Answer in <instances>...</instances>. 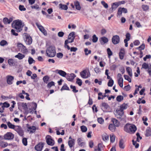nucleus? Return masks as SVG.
Returning a JSON list of instances; mask_svg holds the SVG:
<instances>
[{"mask_svg":"<svg viewBox=\"0 0 151 151\" xmlns=\"http://www.w3.org/2000/svg\"><path fill=\"white\" fill-rule=\"evenodd\" d=\"M47 55L49 57H53L56 54L55 48L54 46H50L46 50Z\"/></svg>","mask_w":151,"mask_h":151,"instance_id":"f257e3e1","label":"nucleus"},{"mask_svg":"<svg viewBox=\"0 0 151 151\" xmlns=\"http://www.w3.org/2000/svg\"><path fill=\"white\" fill-rule=\"evenodd\" d=\"M14 24H12V27H14L18 32H20L22 29L23 25L22 26V23L21 20L19 19L15 20L14 21Z\"/></svg>","mask_w":151,"mask_h":151,"instance_id":"f03ea898","label":"nucleus"},{"mask_svg":"<svg viewBox=\"0 0 151 151\" xmlns=\"http://www.w3.org/2000/svg\"><path fill=\"white\" fill-rule=\"evenodd\" d=\"M137 129L136 126L133 124H127L124 127V131L126 132H135Z\"/></svg>","mask_w":151,"mask_h":151,"instance_id":"7ed1b4c3","label":"nucleus"},{"mask_svg":"<svg viewBox=\"0 0 151 151\" xmlns=\"http://www.w3.org/2000/svg\"><path fill=\"white\" fill-rule=\"evenodd\" d=\"M23 38L25 43L27 45H30L32 42V40L30 35L27 33L23 34Z\"/></svg>","mask_w":151,"mask_h":151,"instance_id":"20e7f679","label":"nucleus"},{"mask_svg":"<svg viewBox=\"0 0 151 151\" xmlns=\"http://www.w3.org/2000/svg\"><path fill=\"white\" fill-rule=\"evenodd\" d=\"M17 46L21 52L24 54H27L28 53V50L26 47L22 44L19 43L17 44Z\"/></svg>","mask_w":151,"mask_h":151,"instance_id":"39448f33","label":"nucleus"},{"mask_svg":"<svg viewBox=\"0 0 151 151\" xmlns=\"http://www.w3.org/2000/svg\"><path fill=\"white\" fill-rule=\"evenodd\" d=\"M81 76L83 78H87L90 76V72L88 70H85L80 73Z\"/></svg>","mask_w":151,"mask_h":151,"instance_id":"423d86ee","label":"nucleus"},{"mask_svg":"<svg viewBox=\"0 0 151 151\" xmlns=\"http://www.w3.org/2000/svg\"><path fill=\"white\" fill-rule=\"evenodd\" d=\"M142 68L147 69L148 68L147 71L150 76H151V64L149 66L148 64L144 63L142 65Z\"/></svg>","mask_w":151,"mask_h":151,"instance_id":"0eeeda50","label":"nucleus"},{"mask_svg":"<svg viewBox=\"0 0 151 151\" xmlns=\"http://www.w3.org/2000/svg\"><path fill=\"white\" fill-rule=\"evenodd\" d=\"M112 42L114 45H116L119 43L120 42V38L117 35H114L112 38Z\"/></svg>","mask_w":151,"mask_h":151,"instance_id":"6e6552de","label":"nucleus"},{"mask_svg":"<svg viewBox=\"0 0 151 151\" xmlns=\"http://www.w3.org/2000/svg\"><path fill=\"white\" fill-rule=\"evenodd\" d=\"M76 76L74 74L72 73L70 74L67 73L65 78L68 81H72L75 77Z\"/></svg>","mask_w":151,"mask_h":151,"instance_id":"1a4fd4ad","label":"nucleus"},{"mask_svg":"<svg viewBox=\"0 0 151 151\" xmlns=\"http://www.w3.org/2000/svg\"><path fill=\"white\" fill-rule=\"evenodd\" d=\"M14 135L12 133H7L4 136V138L6 140H11L13 139Z\"/></svg>","mask_w":151,"mask_h":151,"instance_id":"9d476101","label":"nucleus"},{"mask_svg":"<svg viewBox=\"0 0 151 151\" xmlns=\"http://www.w3.org/2000/svg\"><path fill=\"white\" fill-rule=\"evenodd\" d=\"M50 137L49 135H47L46 136V142L48 145L50 146H53L54 144V142Z\"/></svg>","mask_w":151,"mask_h":151,"instance_id":"9b49d317","label":"nucleus"},{"mask_svg":"<svg viewBox=\"0 0 151 151\" xmlns=\"http://www.w3.org/2000/svg\"><path fill=\"white\" fill-rule=\"evenodd\" d=\"M36 25L40 31L45 35H47V33L46 30L44 27L41 25H39L38 24L36 23Z\"/></svg>","mask_w":151,"mask_h":151,"instance_id":"f8f14e48","label":"nucleus"},{"mask_svg":"<svg viewBox=\"0 0 151 151\" xmlns=\"http://www.w3.org/2000/svg\"><path fill=\"white\" fill-rule=\"evenodd\" d=\"M7 83L9 85H11L13 83L14 79V77L11 75H8L6 76Z\"/></svg>","mask_w":151,"mask_h":151,"instance_id":"ddd939ff","label":"nucleus"},{"mask_svg":"<svg viewBox=\"0 0 151 151\" xmlns=\"http://www.w3.org/2000/svg\"><path fill=\"white\" fill-rule=\"evenodd\" d=\"M125 54V50L124 48H122L120 50L119 53V58L121 60L123 59Z\"/></svg>","mask_w":151,"mask_h":151,"instance_id":"4468645a","label":"nucleus"},{"mask_svg":"<svg viewBox=\"0 0 151 151\" xmlns=\"http://www.w3.org/2000/svg\"><path fill=\"white\" fill-rule=\"evenodd\" d=\"M74 35L75 32H72L69 34L68 37V39L70 40V42H73L75 38Z\"/></svg>","mask_w":151,"mask_h":151,"instance_id":"2eb2a0df","label":"nucleus"},{"mask_svg":"<svg viewBox=\"0 0 151 151\" xmlns=\"http://www.w3.org/2000/svg\"><path fill=\"white\" fill-rule=\"evenodd\" d=\"M99 41L101 45H104L108 41V39L105 37H103L99 39Z\"/></svg>","mask_w":151,"mask_h":151,"instance_id":"dca6fc26","label":"nucleus"},{"mask_svg":"<svg viewBox=\"0 0 151 151\" xmlns=\"http://www.w3.org/2000/svg\"><path fill=\"white\" fill-rule=\"evenodd\" d=\"M44 146V144L42 143H39L35 147V149L37 151H40L42 150Z\"/></svg>","mask_w":151,"mask_h":151,"instance_id":"f3484780","label":"nucleus"},{"mask_svg":"<svg viewBox=\"0 0 151 151\" xmlns=\"http://www.w3.org/2000/svg\"><path fill=\"white\" fill-rule=\"evenodd\" d=\"M13 20L12 18H10L9 19H8L6 17L4 18L3 19V22L4 23L6 24H9Z\"/></svg>","mask_w":151,"mask_h":151,"instance_id":"a211bd4d","label":"nucleus"},{"mask_svg":"<svg viewBox=\"0 0 151 151\" xmlns=\"http://www.w3.org/2000/svg\"><path fill=\"white\" fill-rule=\"evenodd\" d=\"M56 71L57 72V73L60 76L63 77H65L67 75V73L65 71L63 70H57Z\"/></svg>","mask_w":151,"mask_h":151,"instance_id":"6ab92c4d","label":"nucleus"},{"mask_svg":"<svg viewBox=\"0 0 151 151\" xmlns=\"http://www.w3.org/2000/svg\"><path fill=\"white\" fill-rule=\"evenodd\" d=\"M98 100L101 99H103L104 98L106 97H108L109 96L107 95L106 93H104V95H103L102 93L101 92H99L98 93Z\"/></svg>","mask_w":151,"mask_h":151,"instance_id":"aec40b11","label":"nucleus"},{"mask_svg":"<svg viewBox=\"0 0 151 151\" xmlns=\"http://www.w3.org/2000/svg\"><path fill=\"white\" fill-rule=\"evenodd\" d=\"M101 106L102 107L103 109H104V111H107L106 110L109 108V106L108 104L105 102H103L101 104Z\"/></svg>","mask_w":151,"mask_h":151,"instance_id":"412c9836","label":"nucleus"},{"mask_svg":"<svg viewBox=\"0 0 151 151\" xmlns=\"http://www.w3.org/2000/svg\"><path fill=\"white\" fill-rule=\"evenodd\" d=\"M112 121L113 123V124L114 125L115 127H118L120 125L119 122L116 119H112Z\"/></svg>","mask_w":151,"mask_h":151,"instance_id":"4be33fe9","label":"nucleus"},{"mask_svg":"<svg viewBox=\"0 0 151 151\" xmlns=\"http://www.w3.org/2000/svg\"><path fill=\"white\" fill-rule=\"evenodd\" d=\"M75 140L74 139L70 140L68 141V144L70 149H72L73 147L75 144Z\"/></svg>","mask_w":151,"mask_h":151,"instance_id":"5701e85b","label":"nucleus"},{"mask_svg":"<svg viewBox=\"0 0 151 151\" xmlns=\"http://www.w3.org/2000/svg\"><path fill=\"white\" fill-rule=\"evenodd\" d=\"M25 55L21 53H19L17 55L15 56V57L18 58L19 60H22L25 57Z\"/></svg>","mask_w":151,"mask_h":151,"instance_id":"b1692460","label":"nucleus"},{"mask_svg":"<svg viewBox=\"0 0 151 151\" xmlns=\"http://www.w3.org/2000/svg\"><path fill=\"white\" fill-rule=\"evenodd\" d=\"M74 4L76 9L79 10L81 9V7L79 1H75L74 2Z\"/></svg>","mask_w":151,"mask_h":151,"instance_id":"393cba45","label":"nucleus"},{"mask_svg":"<svg viewBox=\"0 0 151 151\" xmlns=\"http://www.w3.org/2000/svg\"><path fill=\"white\" fill-rule=\"evenodd\" d=\"M126 70L129 76L131 77H132V69L130 67H128L126 68Z\"/></svg>","mask_w":151,"mask_h":151,"instance_id":"a878e982","label":"nucleus"},{"mask_svg":"<svg viewBox=\"0 0 151 151\" xmlns=\"http://www.w3.org/2000/svg\"><path fill=\"white\" fill-rule=\"evenodd\" d=\"M59 8L61 10H67L68 8L67 5L60 4L59 5Z\"/></svg>","mask_w":151,"mask_h":151,"instance_id":"bb28decb","label":"nucleus"},{"mask_svg":"<svg viewBox=\"0 0 151 151\" xmlns=\"http://www.w3.org/2000/svg\"><path fill=\"white\" fill-rule=\"evenodd\" d=\"M119 6V5L118 2H116L112 4L111 8L113 10H115Z\"/></svg>","mask_w":151,"mask_h":151,"instance_id":"cd10ccee","label":"nucleus"},{"mask_svg":"<svg viewBox=\"0 0 151 151\" xmlns=\"http://www.w3.org/2000/svg\"><path fill=\"white\" fill-rule=\"evenodd\" d=\"M8 63L9 65L13 66L15 65L14 60L12 59H9L8 60Z\"/></svg>","mask_w":151,"mask_h":151,"instance_id":"c85d7f7f","label":"nucleus"},{"mask_svg":"<svg viewBox=\"0 0 151 151\" xmlns=\"http://www.w3.org/2000/svg\"><path fill=\"white\" fill-rule=\"evenodd\" d=\"M27 128L28 130L30 132H33L35 131L36 129V127L34 126L28 127Z\"/></svg>","mask_w":151,"mask_h":151,"instance_id":"c756f323","label":"nucleus"},{"mask_svg":"<svg viewBox=\"0 0 151 151\" xmlns=\"http://www.w3.org/2000/svg\"><path fill=\"white\" fill-rule=\"evenodd\" d=\"M61 91H62L63 90H70V89L67 86L66 84L65 83L64 84L63 86L60 89Z\"/></svg>","mask_w":151,"mask_h":151,"instance_id":"7c9ffc66","label":"nucleus"},{"mask_svg":"<svg viewBox=\"0 0 151 151\" xmlns=\"http://www.w3.org/2000/svg\"><path fill=\"white\" fill-rule=\"evenodd\" d=\"M8 45V43L5 40H2L0 42V45L2 46L7 45Z\"/></svg>","mask_w":151,"mask_h":151,"instance_id":"2f4dec72","label":"nucleus"},{"mask_svg":"<svg viewBox=\"0 0 151 151\" xmlns=\"http://www.w3.org/2000/svg\"><path fill=\"white\" fill-rule=\"evenodd\" d=\"M119 147L122 149H124V145L123 140L122 139H121L119 142Z\"/></svg>","mask_w":151,"mask_h":151,"instance_id":"473e14b6","label":"nucleus"},{"mask_svg":"<svg viewBox=\"0 0 151 151\" xmlns=\"http://www.w3.org/2000/svg\"><path fill=\"white\" fill-rule=\"evenodd\" d=\"M13 129L17 132H21V128L20 127L18 126H15Z\"/></svg>","mask_w":151,"mask_h":151,"instance_id":"72a5a7b5","label":"nucleus"},{"mask_svg":"<svg viewBox=\"0 0 151 151\" xmlns=\"http://www.w3.org/2000/svg\"><path fill=\"white\" fill-rule=\"evenodd\" d=\"M115 127L112 124H110L109 126V129L112 132L114 131L115 129Z\"/></svg>","mask_w":151,"mask_h":151,"instance_id":"f704fd0d","label":"nucleus"},{"mask_svg":"<svg viewBox=\"0 0 151 151\" xmlns=\"http://www.w3.org/2000/svg\"><path fill=\"white\" fill-rule=\"evenodd\" d=\"M142 8L143 9V11H147L149 9V6L146 5H142Z\"/></svg>","mask_w":151,"mask_h":151,"instance_id":"c9c22d12","label":"nucleus"},{"mask_svg":"<svg viewBox=\"0 0 151 151\" xmlns=\"http://www.w3.org/2000/svg\"><path fill=\"white\" fill-rule=\"evenodd\" d=\"M82 141V139L80 138H79L77 140V142L79 145L81 147H82L85 144L84 142H81Z\"/></svg>","mask_w":151,"mask_h":151,"instance_id":"e433bc0d","label":"nucleus"},{"mask_svg":"<svg viewBox=\"0 0 151 151\" xmlns=\"http://www.w3.org/2000/svg\"><path fill=\"white\" fill-rule=\"evenodd\" d=\"M107 54L108 55V58H110V56L113 54L112 52L109 48H108L107 49Z\"/></svg>","mask_w":151,"mask_h":151,"instance_id":"4c0bfd02","label":"nucleus"},{"mask_svg":"<svg viewBox=\"0 0 151 151\" xmlns=\"http://www.w3.org/2000/svg\"><path fill=\"white\" fill-rule=\"evenodd\" d=\"M102 137L104 141H106L109 139V136L108 135L106 134L102 135Z\"/></svg>","mask_w":151,"mask_h":151,"instance_id":"58836bf2","label":"nucleus"},{"mask_svg":"<svg viewBox=\"0 0 151 151\" xmlns=\"http://www.w3.org/2000/svg\"><path fill=\"white\" fill-rule=\"evenodd\" d=\"M50 78V77L48 76H45L43 78V80L44 82L46 83H47L48 82V81L49 79Z\"/></svg>","mask_w":151,"mask_h":151,"instance_id":"ea45409f","label":"nucleus"},{"mask_svg":"<svg viewBox=\"0 0 151 151\" xmlns=\"http://www.w3.org/2000/svg\"><path fill=\"white\" fill-rule=\"evenodd\" d=\"M117 114L116 115H119L122 116H124V112L122 110H116Z\"/></svg>","mask_w":151,"mask_h":151,"instance_id":"a19ab883","label":"nucleus"},{"mask_svg":"<svg viewBox=\"0 0 151 151\" xmlns=\"http://www.w3.org/2000/svg\"><path fill=\"white\" fill-rule=\"evenodd\" d=\"M124 99L123 96L119 95L116 98V100L118 102H120L123 100Z\"/></svg>","mask_w":151,"mask_h":151,"instance_id":"79ce46f5","label":"nucleus"},{"mask_svg":"<svg viewBox=\"0 0 151 151\" xmlns=\"http://www.w3.org/2000/svg\"><path fill=\"white\" fill-rule=\"evenodd\" d=\"M70 88L71 89H72V91L74 93H77L78 92V90L76 89V87L75 86L71 85L70 86Z\"/></svg>","mask_w":151,"mask_h":151,"instance_id":"37998d69","label":"nucleus"},{"mask_svg":"<svg viewBox=\"0 0 151 151\" xmlns=\"http://www.w3.org/2000/svg\"><path fill=\"white\" fill-rule=\"evenodd\" d=\"M123 79H118V83L121 87H122L123 86Z\"/></svg>","mask_w":151,"mask_h":151,"instance_id":"c03bdc74","label":"nucleus"},{"mask_svg":"<svg viewBox=\"0 0 151 151\" xmlns=\"http://www.w3.org/2000/svg\"><path fill=\"white\" fill-rule=\"evenodd\" d=\"M8 143L7 142H2L0 143V146L2 147H5L8 146Z\"/></svg>","mask_w":151,"mask_h":151,"instance_id":"a18cd8bd","label":"nucleus"},{"mask_svg":"<svg viewBox=\"0 0 151 151\" xmlns=\"http://www.w3.org/2000/svg\"><path fill=\"white\" fill-rule=\"evenodd\" d=\"M137 141H134V140H132V142L133 145L135 146V147L136 148H137L139 147V144L138 143H137Z\"/></svg>","mask_w":151,"mask_h":151,"instance_id":"49530a36","label":"nucleus"},{"mask_svg":"<svg viewBox=\"0 0 151 151\" xmlns=\"http://www.w3.org/2000/svg\"><path fill=\"white\" fill-rule=\"evenodd\" d=\"M114 83V81L112 79H111L109 80L108 82V86L109 87H111L113 85Z\"/></svg>","mask_w":151,"mask_h":151,"instance_id":"de8ad7c7","label":"nucleus"},{"mask_svg":"<svg viewBox=\"0 0 151 151\" xmlns=\"http://www.w3.org/2000/svg\"><path fill=\"white\" fill-rule=\"evenodd\" d=\"M98 40V38L95 35H94L92 36V41L93 42H96Z\"/></svg>","mask_w":151,"mask_h":151,"instance_id":"09e8293b","label":"nucleus"},{"mask_svg":"<svg viewBox=\"0 0 151 151\" xmlns=\"http://www.w3.org/2000/svg\"><path fill=\"white\" fill-rule=\"evenodd\" d=\"M136 136L137 138L136 139V141L137 142H139V139L141 140L142 139V137L140 136L139 133H137L136 134Z\"/></svg>","mask_w":151,"mask_h":151,"instance_id":"8fccbe9b","label":"nucleus"},{"mask_svg":"<svg viewBox=\"0 0 151 151\" xmlns=\"http://www.w3.org/2000/svg\"><path fill=\"white\" fill-rule=\"evenodd\" d=\"M28 61L29 64L31 65L33 63L35 62V61L33 60V58L30 57H29L28 60Z\"/></svg>","mask_w":151,"mask_h":151,"instance_id":"3c124183","label":"nucleus"},{"mask_svg":"<svg viewBox=\"0 0 151 151\" xmlns=\"http://www.w3.org/2000/svg\"><path fill=\"white\" fill-rule=\"evenodd\" d=\"M84 51L86 55H88V54L91 53V51L90 50H88L87 48L84 49Z\"/></svg>","mask_w":151,"mask_h":151,"instance_id":"603ef678","label":"nucleus"},{"mask_svg":"<svg viewBox=\"0 0 151 151\" xmlns=\"http://www.w3.org/2000/svg\"><path fill=\"white\" fill-rule=\"evenodd\" d=\"M76 83L78 84L79 86H81L82 83L81 80L79 78H77L76 79Z\"/></svg>","mask_w":151,"mask_h":151,"instance_id":"864d4df0","label":"nucleus"},{"mask_svg":"<svg viewBox=\"0 0 151 151\" xmlns=\"http://www.w3.org/2000/svg\"><path fill=\"white\" fill-rule=\"evenodd\" d=\"M127 108V105L126 104H123L122 105L120 106V110H122V111H123L124 109H125Z\"/></svg>","mask_w":151,"mask_h":151,"instance_id":"5fc2aeb1","label":"nucleus"},{"mask_svg":"<svg viewBox=\"0 0 151 151\" xmlns=\"http://www.w3.org/2000/svg\"><path fill=\"white\" fill-rule=\"evenodd\" d=\"M81 129L82 132H85L87 130V128L86 126L83 125L81 127Z\"/></svg>","mask_w":151,"mask_h":151,"instance_id":"6e6d98bb","label":"nucleus"},{"mask_svg":"<svg viewBox=\"0 0 151 151\" xmlns=\"http://www.w3.org/2000/svg\"><path fill=\"white\" fill-rule=\"evenodd\" d=\"M55 86V83L53 81H51L48 83L47 85L48 88H50L52 86Z\"/></svg>","mask_w":151,"mask_h":151,"instance_id":"4d7b16f0","label":"nucleus"},{"mask_svg":"<svg viewBox=\"0 0 151 151\" xmlns=\"http://www.w3.org/2000/svg\"><path fill=\"white\" fill-rule=\"evenodd\" d=\"M124 77L125 79L128 81L129 82H131V79L128 76L125 75Z\"/></svg>","mask_w":151,"mask_h":151,"instance_id":"13d9d810","label":"nucleus"},{"mask_svg":"<svg viewBox=\"0 0 151 151\" xmlns=\"http://www.w3.org/2000/svg\"><path fill=\"white\" fill-rule=\"evenodd\" d=\"M22 142L24 146H27V139L24 138L22 139Z\"/></svg>","mask_w":151,"mask_h":151,"instance_id":"bf43d9fd","label":"nucleus"},{"mask_svg":"<svg viewBox=\"0 0 151 151\" xmlns=\"http://www.w3.org/2000/svg\"><path fill=\"white\" fill-rule=\"evenodd\" d=\"M12 103L13 104L9 108V109L11 111H13V108H14V105L16 104V103L14 101H12Z\"/></svg>","mask_w":151,"mask_h":151,"instance_id":"052dcab7","label":"nucleus"},{"mask_svg":"<svg viewBox=\"0 0 151 151\" xmlns=\"http://www.w3.org/2000/svg\"><path fill=\"white\" fill-rule=\"evenodd\" d=\"M7 125L8 127L11 129H13L15 125L12 124L9 122H8Z\"/></svg>","mask_w":151,"mask_h":151,"instance_id":"680f3d73","label":"nucleus"},{"mask_svg":"<svg viewBox=\"0 0 151 151\" xmlns=\"http://www.w3.org/2000/svg\"><path fill=\"white\" fill-rule=\"evenodd\" d=\"M19 9L21 11H25L26 10V9L24 7L23 5H20L19 6Z\"/></svg>","mask_w":151,"mask_h":151,"instance_id":"e2e57ef3","label":"nucleus"},{"mask_svg":"<svg viewBox=\"0 0 151 151\" xmlns=\"http://www.w3.org/2000/svg\"><path fill=\"white\" fill-rule=\"evenodd\" d=\"M101 3V4L105 8H107L108 7V4L106 3L104 1H102Z\"/></svg>","mask_w":151,"mask_h":151,"instance_id":"0e129e2a","label":"nucleus"},{"mask_svg":"<svg viewBox=\"0 0 151 151\" xmlns=\"http://www.w3.org/2000/svg\"><path fill=\"white\" fill-rule=\"evenodd\" d=\"M121 7H119L118 9V10L117 13V16H120L122 15V12L121 9Z\"/></svg>","mask_w":151,"mask_h":151,"instance_id":"69168bd1","label":"nucleus"},{"mask_svg":"<svg viewBox=\"0 0 151 151\" xmlns=\"http://www.w3.org/2000/svg\"><path fill=\"white\" fill-rule=\"evenodd\" d=\"M97 120L98 122L100 124H102L104 122L103 119L101 117L98 118Z\"/></svg>","mask_w":151,"mask_h":151,"instance_id":"338daca9","label":"nucleus"},{"mask_svg":"<svg viewBox=\"0 0 151 151\" xmlns=\"http://www.w3.org/2000/svg\"><path fill=\"white\" fill-rule=\"evenodd\" d=\"M9 106L10 105L9 103L5 102L3 103V105L1 107L4 108V107H5L7 108L9 107Z\"/></svg>","mask_w":151,"mask_h":151,"instance_id":"774afa93","label":"nucleus"}]
</instances>
